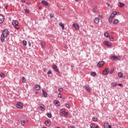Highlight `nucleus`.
<instances>
[{"label":"nucleus","instance_id":"1","mask_svg":"<svg viewBox=\"0 0 128 128\" xmlns=\"http://www.w3.org/2000/svg\"><path fill=\"white\" fill-rule=\"evenodd\" d=\"M8 34H10V32H8V29H6L2 31V36H8Z\"/></svg>","mask_w":128,"mask_h":128},{"label":"nucleus","instance_id":"2","mask_svg":"<svg viewBox=\"0 0 128 128\" xmlns=\"http://www.w3.org/2000/svg\"><path fill=\"white\" fill-rule=\"evenodd\" d=\"M16 107L18 108L22 109L23 108L22 104L21 102H18L16 104Z\"/></svg>","mask_w":128,"mask_h":128},{"label":"nucleus","instance_id":"3","mask_svg":"<svg viewBox=\"0 0 128 128\" xmlns=\"http://www.w3.org/2000/svg\"><path fill=\"white\" fill-rule=\"evenodd\" d=\"M110 70L108 68H106L105 70L102 72L104 76H106V74H108Z\"/></svg>","mask_w":128,"mask_h":128},{"label":"nucleus","instance_id":"4","mask_svg":"<svg viewBox=\"0 0 128 128\" xmlns=\"http://www.w3.org/2000/svg\"><path fill=\"white\" fill-rule=\"evenodd\" d=\"M104 46H108V48H110V46H112V44H110V42L108 41H104Z\"/></svg>","mask_w":128,"mask_h":128},{"label":"nucleus","instance_id":"5","mask_svg":"<svg viewBox=\"0 0 128 128\" xmlns=\"http://www.w3.org/2000/svg\"><path fill=\"white\" fill-rule=\"evenodd\" d=\"M104 62L100 61L97 64V66H98V68H100V67L102 66H104Z\"/></svg>","mask_w":128,"mask_h":128},{"label":"nucleus","instance_id":"6","mask_svg":"<svg viewBox=\"0 0 128 128\" xmlns=\"http://www.w3.org/2000/svg\"><path fill=\"white\" fill-rule=\"evenodd\" d=\"M52 68L53 70L55 72H60V70L58 69V66H56V65H53Z\"/></svg>","mask_w":128,"mask_h":128},{"label":"nucleus","instance_id":"7","mask_svg":"<svg viewBox=\"0 0 128 128\" xmlns=\"http://www.w3.org/2000/svg\"><path fill=\"white\" fill-rule=\"evenodd\" d=\"M4 20V16L2 15H0V24H2Z\"/></svg>","mask_w":128,"mask_h":128},{"label":"nucleus","instance_id":"8","mask_svg":"<svg viewBox=\"0 0 128 128\" xmlns=\"http://www.w3.org/2000/svg\"><path fill=\"white\" fill-rule=\"evenodd\" d=\"M42 94L44 98H48V93L46 92V90H42Z\"/></svg>","mask_w":128,"mask_h":128},{"label":"nucleus","instance_id":"9","mask_svg":"<svg viewBox=\"0 0 128 128\" xmlns=\"http://www.w3.org/2000/svg\"><path fill=\"white\" fill-rule=\"evenodd\" d=\"M12 24L14 26H18V20H14L12 22Z\"/></svg>","mask_w":128,"mask_h":128},{"label":"nucleus","instance_id":"10","mask_svg":"<svg viewBox=\"0 0 128 128\" xmlns=\"http://www.w3.org/2000/svg\"><path fill=\"white\" fill-rule=\"evenodd\" d=\"M110 60H120V58L117 57L116 56H112L110 58Z\"/></svg>","mask_w":128,"mask_h":128},{"label":"nucleus","instance_id":"11","mask_svg":"<svg viewBox=\"0 0 128 128\" xmlns=\"http://www.w3.org/2000/svg\"><path fill=\"white\" fill-rule=\"evenodd\" d=\"M72 26H74L76 30H80V26H78V24H74Z\"/></svg>","mask_w":128,"mask_h":128},{"label":"nucleus","instance_id":"12","mask_svg":"<svg viewBox=\"0 0 128 128\" xmlns=\"http://www.w3.org/2000/svg\"><path fill=\"white\" fill-rule=\"evenodd\" d=\"M41 4H42L44 6H48V2H46L44 0H42L41 2Z\"/></svg>","mask_w":128,"mask_h":128},{"label":"nucleus","instance_id":"13","mask_svg":"<svg viewBox=\"0 0 128 128\" xmlns=\"http://www.w3.org/2000/svg\"><path fill=\"white\" fill-rule=\"evenodd\" d=\"M84 88H85V90H87V92H90V86H84Z\"/></svg>","mask_w":128,"mask_h":128},{"label":"nucleus","instance_id":"14","mask_svg":"<svg viewBox=\"0 0 128 128\" xmlns=\"http://www.w3.org/2000/svg\"><path fill=\"white\" fill-rule=\"evenodd\" d=\"M45 124L47 126H50V122L46 120L45 121Z\"/></svg>","mask_w":128,"mask_h":128},{"label":"nucleus","instance_id":"15","mask_svg":"<svg viewBox=\"0 0 128 128\" xmlns=\"http://www.w3.org/2000/svg\"><path fill=\"white\" fill-rule=\"evenodd\" d=\"M40 108H41V110H42V112H44V104H40Z\"/></svg>","mask_w":128,"mask_h":128},{"label":"nucleus","instance_id":"16","mask_svg":"<svg viewBox=\"0 0 128 128\" xmlns=\"http://www.w3.org/2000/svg\"><path fill=\"white\" fill-rule=\"evenodd\" d=\"M36 90H40V86L39 85H36L34 88Z\"/></svg>","mask_w":128,"mask_h":128},{"label":"nucleus","instance_id":"17","mask_svg":"<svg viewBox=\"0 0 128 128\" xmlns=\"http://www.w3.org/2000/svg\"><path fill=\"white\" fill-rule=\"evenodd\" d=\"M54 104H56V106H59L60 104V102L58 101H54Z\"/></svg>","mask_w":128,"mask_h":128},{"label":"nucleus","instance_id":"18","mask_svg":"<svg viewBox=\"0 0 128 128\" xmlns=\"http://www.w3.org/2000/svg\"><path fill=\"white\" fill-rule=\"evenodd\" d=\"M124 6V3H122V2L118 3V6L119 8H122V6Z\"/></svg>","mask_w":128,"mask_h":128},{"label":"nucleus","instance_id":"19","mask_svg":"<svg viewBox=\"0 0 128 128\" xmlns=\"http://www.w3.org/2000/svg\"><path fill=\"white\" fill-rule=\"evenodd\" d=\"M59 26L62 28V30H64V25L62 22H59Z\"/></svg>","mask_w":128,"mask_h":128},{"label":"nucleus","instance_id":"20","mask_svg":"<svg viewBox=\"0 0 128 128\" xmlns=\"http://www.w3.org/2000/svg\"><path fill=\"white\" fill-rule=\"evenodd\" d=\"M94 22L95 24H98V22H100V18H95Z\"/></svg>","mask_w":128,"mask_h":128},{"label":"nucleus","instance_id":"21","mask_svg":"<svg viewBox=\"0 0 128 128\" xmlns=\"http://www.w3.org/2000/svg\"><path fill=\"white\" fill-rule=\"evenodd\" d=\"M118 76L119 78H124V75L122 74V72H119L118 73Z\"/></svg>","mask_w":128,"mask_h":128},{"label":"nucleus","instance_id":"22","mask_svg":"<svg viewBox=\"0 0 128 128\" xmlns=\"http://www.w3.org/2000/svg\"><path fill=\"white\" fill-rule=\"evenodd\" d=\"M5 37L6 36H4V35H1V42H4Z\"/></svg>","mask_w":128,"mask_h":128},{"label":"nucleus","instance_id":"23","mask_svg":"<svg viewBox=\"0 0 128 128\" xmlns=\"http://www.w3.org/2000/svg\"><path fill=\"white\" fill-rule=\"evenodd\" d=\"M41 48H46V44H44V42H41Z\"/></svg>","mask_w":128,"mask_h":128},{"label":"nucleus","instance_id":"24","mask_svg":"<svg viewBox=\"0 0 128 128\" xmlns=\"http://www.w3.org/2000/svg\"><path fill=\"white\" fill-rule=\"evenodd\" d=\"M113 24H118V20L116 19V20L113 22Z\"/></svg>","mask_w":128,"mask_h":128},{"label":"nucleus","instance_id":"25","mask_svg":"<svg viewBox=\"0 0 128 128\" xmlns=\"http://www.w3.org/2000/svg\"><path fill=\"white\" fill-rule=\"evenodd\" d=\"M90 75H91L92 76H96V72H91V73H90Z\"/></svg>","mask_w":128,"mask_h":128},{"label":"nucleus","instance_id":"26","mask_svg":"<svg viewBox=\"0 0 128 128\" xmlns=\"http://www.w3.org/2000/svg\"><path fill=\"white\" fill-rule=\"evenodd\" d=\"M116 85H117V84L114 82H113L111 84V86H112L113 88H116Z\"/></svg>","mask_w":128,"mask_h":128},{"label":"nucleus","instance_id":"27","mask_svg":"<svg viewBox=\"0 0 128 128\" xmlns=\"http://www.w3.org/2000/svg\"><path fill=\"white\" fill-rule=\"evenodd\" d=\"M114 18H112V17H109L108 18V22H110V24H112V20Z\"/></svg>","mask_w":128,"mask_h":128},{"label":"nucleus","instance_id":"28","mask_svg":"<svg viewBox=\"0 0 128 128\" xmlns=\"http://www.w3.org/2000/svg\"><path fill=\"white\" fill-rule=\"evenodd\" d=\"M104 36L105 38H108L109 36L108 33V32H105L104 33Z\"/></svg>","mask_w":128,"mask_h":128},{"label":"nucleus","instance_id":"29","mask_svg":"<svg viewBox=\"0 0 128 128\" xmlns=\"http://www.w3.org/2000/svg\"><path fill=\"white\" fill-rule=\"evenodd\" d=\"M109 38H110V40H111V42H112V40H114V36H110Z\"/></svg>","mask_w":128,"mask_h":128},{"label":"nucleus","instance_id":"30","mask_svg":"<svg viewBox=\"0 0 128 128\" xmlns=\"http://www.w3.org/2000/svg\"><path fill=\"white\" fill-rule=\"evenodd\" d=\"M96 128V124H90V128Z\"/></svg>","mask_w":128,"mask_h":128},{"label":"nucleus","instance_id":"31","mask_svg":"<svg viewBox=\"0 0 128 128\" xmlns=\"http://www.w3.org/2000/svg\"><path fill=\"white\" fill-rule=\"evenodd\" d=\"M47 116L49 118H50L52 116V114L50 113H48L47 114Z\"/></svg>","mask_w":128,"mask_h":128},{"label":"nucleus","instance_id":"32","mask_svg":"<svg viewBox=\"0 0 128 128\" xmlns=\"http://www.w3.org/2000/svg\"><path fill=\"white\" fill-rule=\"evenodd\" d=\"M104 128H108V123H104Z\"/></svg>","mask_w":128,"mask_h":128},{"label":"nucleus","instance_id":"33","mask_svg":"<svg viewBox=\"0 0 128 128\" xmlns=\"http://www.w3.org/2000/svg\"><path fill=\"white\" fill-rule=\"evenodd\" d=\"M92 120L94 122H98V118L96 117L92 118Z\"/></svg>","mask_w":128,"mask_h":128},{"label":"nucleus","instance_id":"34","mask_svg":"<svg viewBox=\"0 0 128 128\" xmlns=\"http://www.w3.org/2000/svg\"><path fill=\"white\" fill-rule=\"evenodd\" d=\"M24 12L26 14H29V12H30V10H29L24 9Z\"/></svg>","mask_w":128,"mask_h":128},{"label":"nucleus","instance_id":"35","mask_svg":"<svg viewBox=\"0 0 128 128\" xmlns=\"http://www.w3.org/2000/svg\"><path fill=\"white\" fill-rule=\"evenodd\" d=\"M66 108H70V106L69 104H66Z\"/></svg>","mask_w":128,"mask_h":128},{"label":"nucleus","instance_id":"36","mask_svg":"<svg viewBox=\"0 0 128 128\" xmlns=\"http://www.w3.org/2000/svg\"><path fill=\"white\" fill-rule=\"evenodd\" d=\"M26 78L24 77H23L22 78V82L24 83L26 82Z\"/></svg>","mask_w":128,"mask_h":128},{"label":"nucleus","instance_id":"37","mask_svg":"<svg viewBox=\"0 0 128 128\" xmlns=\"http://www.w3.org/2000/svg\"><path fill=\"white\" fill-rule=\"evenodd\" d=\"M25 124H26V122L24 120H22L21 121V124L22 126H24Z\"/></svg>","mask_w":128,"mask_h":128},{"label":"nucleus","instance_id":"38","mask_svg":"<svg viewBox=\"0 0 128 128\" xmlns=\"http://www.w3.org/2000/svg\"><path fill=\"white\" fill-rule=\"evenodd\" d=\"M22 44H23L24 46H26V41L24 40L22 41Z\"/></svg>","mask_w":128,"mask_h":128},{"label":"nucleus","instance_id":"39","mask_svg":"<svg viewBox=\"0 0 128 128\" xmlns=\"http://www.w3.org/2000/svg\"><path fill=\"white\" fill-rule=\"evenodd\" d=\"M110 18H114V15L112 14V13Z\"/></svg>","mask_w":128,"mask_h":128},{"label":"nucleus","instance_id":"40","mask_svg":"<svg viewBox=\"0 0 128 128\" xmlns=\"http://www.w3.org/2000/svg\"><path fill=\"white\" fill-rule=\"evenodd\" d=\"M59 92H62V90H64V89H62V88H60L58 90Z\"/></svg>","mask_w":128,"mask_h":128},{"label":"nucleus","instance_id":"41","mask_svg":"<svg viewBox=\"0 0 128 128\" xmlns=\"http://www.w3.org/2000/svg\"><path fill=\"white\" fill-rule=\"evenodd\" d=\"M112 14H114V16H116V14H118V12H112Z\"/></svg>","mask_w":128,"mask_h":128},{"label":"nucleus","instance_id":"42","mask_svg":"<svg viewBox=\"0 0 128 128\" xmlns=\"http://www.w3.org/2000/svg\"><path fill=\"white\" fill-rule=\"evenodd\" d=\"M58 97L60 98H62V94H60V92L58 93Z\"/></svg>","mask_w":128,"mask_h":128},{"label":"nucleus","instance_id":"43","mask_svg":"<svg viewBox=\"0 0 128 128\" xmlns=\"http://www.w3.org/2000/svg\"><path fill=\"white\" fill-rule=\"evenodd\" d=\"M0 76H1V77L2 78V76H4V74L2 72V73H0Z\"/></svg>","mask_w":128,"mask_h":128},{"label":"nucleus","instance_id":"44","mask_svg":"<svg viewBox=\"0 0 128 128\" xmlns=\"http://www.w3.org/2000/svg\"><path fill=\"white\" fill-rule=\"evenodd\" d=\"M50 18H54V14H50Z\"/></svg>","mask_w":128,"mask_h":128},{"label":"nucleus","instance_id":"45","mask_svg":"<svg viewBox=\"0 0 128 128\" xmlns=\"http://www.w3.org/2000/svg\"><path fill=\"white\" fill-rule=\"evenodd\" d=\"M68 112H66L64 114V116H68Z\"/></svg>","mask_w":128,"mask_h":128},{"label":"nucleus","instance_id":"46","mask_svg":"<svg viewBox=\"0 0 128 128\" xmlns=\"http://www.w3.org/2000/svg\"><path fill=\"white\" fill-rule=\"evenodd\" d=\"M112 72H114V70H112L110 72H109V74H112Z\"/></svg>","mask_w":128,"mask_h":128},{"label":"nucleus","instance_id":"47","mask_svg":"<svg viewBox=\"0 0 128 128\" xmlns=\"http://www.w3.org/2000/svg\"><path fill=\"white\" fill-rule=\"evenodd\" d=\"M52 74V70H48V74Z\"/></svg>","mask_w":128,"mask_h":128},{"label":"nucleus","instance_id":"48","mask_svg":"<svg viewBox=\"0 0 128 128\" xmlns=\"http://www.w3.org/2000/svg\"><path fill=\"white\" fill-rule=\"evenodd\" d=\"M61 112H65L66 110H64V109H62V110H61Z\"/></svg>","mask_w":128,"mask_h":128},{"label":"nucleus","instance_id":"49","mask_svg":"<svg viewBox=\"0 0 128 128\" xmlns=\"http://www.w3.org/2000/svg\"><path fill=\"white\" fill-rule=\"evenodd\" d=\"M106 4V6H110V3H108V2H107Z\"/></svg>","mask_w":128,"mask_h":128},{"label":"nucleus","instance_id":"50","mask_svg":"<svg viewBox=\"0 0 128 128\" xmlns=\"http://www.w3.org/2000/svg\"><path fill=\"white\" fill-rule=\"evenodd\" d=\"M28 46H32V44L30 43V42H28Z\"/></svg>","mask_w":128,"mask_h":128},{"label":"nucleus","instance_id":"51","mask_svg":"<svg viewBox=\"0 0 128 128\" xmlns=\"http://www.w3.org/2000/svg\"><path fill=\"white\" fill-rule=\"evenodd\" d=\"M118 86H122V84H118Z\"/></svg>","mask_w":128,"mask_h":128},{"label":"nucleus","instance_id":"52","mask_svg":"<svg viewBox=\"0 0 128 128\" xmlns=\"http://www.w3.org/2000/svg\"><path fill=\"white\" fill-rule=\"evenodd\" d=\"M108 128H112V126L108 124Z\"/></svg>","mask_w":128,"mask_h":128},{"label":"nucleus","instance_id":"53","mask_svg":"<svg viewBox=\"0 0 128 128\" xmlns=\"http://www.w3.org/2000/svg\"><path fill=\"white\" fill-rule=\"evenodd\" d=\"M14 28H16V30H20V28L18 27H14Z\"/></svg>","mask_w":128,"mask_h":128},{"label":"nucleus","instance_id":"54","mask_svg":"<svg viewBox=\"0 0 128 128\" xmlns=\"http://www.w3.org/2000/svg\"><path fill=\"white\" fill-rule=\"evenodd\" d=\"M94 10H93V12H94V14H96V10H96V8H94Z\"/></svg>","mask_w":128,"mask_h":128},{"label":"nucleus","instance_id":"55","mask_svg":"<svg viewBox=\"0 0 128 128\" xmlns=\"http://www.w3.org/2000/svg\"><path fill=\"white\" fill-rule=\"evenodd\" d=\"M21 2H26V0H21Z\"/></svg>","mask_w":128,"mask_h":128},{"label":"nucleus","instance_id":"56","mask_svg":"<svg viewBox=\"0 0 128 128\" xmlns=\"http://www.w3.org/2000/svg\"><path fill=\"white\" fill-rule=\"evenodd\" d=\"M71 68H74V66H71Z\"/></svg>","mask_w":128,"mask_h":128},{"label":"nucleus","instance_id":"57","mask_svg":"<svg viewBox=\"0 0 128 128\" xmlns=\"http://www.w3.org/2000/svg\"><path fill=\"white\" fill-rule=\"evenodd\" d=\"M42 6L39 7V10H42Z\"/></svg>","mask_w":128,"mask_h":128},{"label":"nucleus","instance_id":"58","mask_svg":"<svg viewBox=\"0 0 128 128\" xmlns=\"http://www.w3.org/2000/svg\"><path fill=\"white\" fill-rule=\"evenodd\" d=\"M6 10H8V6H6L5 7Z\"/></svg>","mask_w":128,"mask_h":128},{"label":"nucleus","instance_id":"59","mask_svg":"<svg viewBox=\"0 0 128 128\" xmlns=\"http://www.w3.org/2000/svg\"><path fill=\"white\" fill-rule=\"evenodd\" d=\"M60 114H61V116H64V113H62V112L60 113Z\"/></svg>","mask_w":128,"mask_h":128},{"label":"nucleus","instance_id":"60","mask_svg":"<svg viewBox=\"0 0 128 128\" xmlns=\"http://www.w3.org/2000/svg\"><path fill=\"white\" fill-rule=\"evenodd\" d=\"M26 4L30 5V3H26Z\"/></svg>","mask_w":128,"mask_h":128},{"label":"nucleus","instance_id":"61","mask_svg":"<svg viewBox=\"0 0 128 128\" xmlns=\"http://www.w3.org/2000/svg\"><path fill=\"white\" fill-rule=\"evenodd\" d=\"M80 0H75V2H78Z\"/></svg>","mask_w":128,"mask_h":128},{"label":"nucleus","instance_id":"62","mask_svg":"<svg viewBox=\"0 0 128 128\" xmlns=\"http://www.w3.org/2000/svg\"><path fill=\"white\" fill-rule=\"evenodd\" d=\"M46 68L44 69V72H46Z\"/></svg>","mask_w":128,"mask_h":128},{"label":"nucleus","instance_id":"63","mask_svg":"<svg viewBox=\"0 0 128 128\" xmlns=\"http://www.w3.org/2000/svg\"><path fill=\"white\" fill-rule=\"evenodd\" d=\"M0 8H2V7L0 6Z\"/></svg>","mask_w":128,"mask_h":128}]
</instances>
